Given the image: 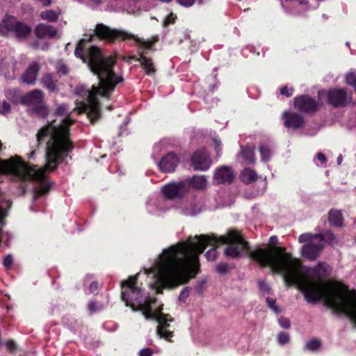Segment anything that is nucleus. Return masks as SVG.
<instances>
[{
  "mask_svg": "<svg viewBox=\"0 0 356 356\" xmlns=\"http://www.w3.org/2000/svg\"><path fill=\"white\" fill-rule=\"evenodd\" d=\"M95 34H90L82 38L78 43L74 54L77 58L87 63L90 70L97 76L99 87L93 86L91 90L86 89L80 86L76 88V94L82 96L84 101L76 102V109L79 113H86L92 122H95L100 117L99 104L97 95L108 97L115 89V86L122 81V78L116 75L113 71L115 59L112 56H104L100 49L96 46H88L95 36L113 42L117 39L122 40H134L138 45L139 57L136 60L140 62L143 69L148 75L156 72V67L152 58L144 55L145 50L152 49L154 44L158 41V37L154 36L151 40H143L136 35L120 29H111L103 24H97ZM78 102V100H76Z\"/></svg>",
  "mask_w": 356,
  "mask_h": 356,
  "instance_id": "nucleus-1",
  "label": "nucleus"
},
{
  "mask_svg": "<svg viewBox=\"0 0 356 356\" xmlns=\"http://www.w3.org/2000/svg\"><path fill=\"white\" fill-rule=\"evenodd\" d=\"M227 244L224 253L227 257L240 258L244 250L248 248V243L236 230H230L225 236L219 238L214 235H200L189 238L185 242H180L163 250L155 261L153 266L146 273L154 274V282L149 284L156 289V293H161L165 288L172 289L179 286L181 276L185 273L195 275L200 267L199 255L208 246Z\"/></svg>",
  "mask_w": 356,
  "mask_h": 356,
  "instance_id": "nucleus-2",
  "label": "nucleus"
},
{
  "mask_svg": "<svg viewBox=\"0 0 356 356\" xmlns=\"http://www.w3.org/2000/svg\"><path fill=\"white\" fill-rule=\"evenodd\" d=\"M250 257L261 266H268L275 272L284 273L287 286L295 285L309 303H316L325 299L327 305L339 314H345L356 325V293L349 291L342 284H337L327 291L320 280L309 277L311 271L316 273V268H308L293 258L285 248L274 246L271 250L257 249L250 252Z\"/></svg>",
  "mask_w": 356,
  "mask_h": 356,
  "instance_id": "nucleus-3",
  "label": "nucleus"
},
{
  "mask_svg": "<svg viewBox=\"0 0 356 356\" xmlns=\"http://www.w3.org/2000/svg\"><path fill=\"white\" fill-rule=\"evenodd\" d=\"M136 277H131L127 280L122 282V300L127 306H130L134 310L143 311V314L147 320H155L159 323L156 334L160 338L170 341L172 337V332L167 330L168 322L171 318L161 313V308L153 313L152 305L155 304L156 299L152 298L142 292V290L136 286Z\"/></svg>",
  "mask_w": 356,
  "mask_h": 356,
  "instance_id": "nucleus-4",
  "label": "nucleus"
},
{
  "mask_svg": "<svg viewBox=\"0 0 356 356\" xmlns=\"http://www.w3.org/2000/svg\"><path fill=\"white\" fill-rule=\"evenodd\" d=\"M328 104L334 108L343 107L352 101V93L344 88H331L327 92Z\"/></svg>",
  "mask_w": 356,
  "mask_h": 356,
  "instance_id": "nucleus-5",
  "label": "nucleus"
},
{
  "mask_svg": "<svg viewBox=\"0 0 356 356\" xmlns=\"http://www.w3.org/2000/svg\"><path fill=\"white\" fill-rule=\"evenodd\" d=\"M6 28L14 32L18 38H25L31 33V29L27 24L17 21L14 17L9 16L3 22Z\"/></svg>",
  "mask_w": 356,
  "mask_h": 356,
  "instance_id": "nucleus-6",
  "label": "nucleus"
},
{
  "mask_svg": "<svg viewBox=\"0 0 356 356\" xmlns=\"http://www.w3.org/2000/svg\"><path fill=\"white\" fill-rule=\"evenodd\" d=\"M294 107L297 110L307 113H312L318 110V102L307 95L296 97L293 99Z\"/></svg>",
  "mask_w": 356,
  "mask_h": 356,
  "instance_id": "nucleus-7",
  "label": "nucleus"
},
{
  "mask_svg": "<svg viewBox=\"0 0 356 356\" xmlns=\"http://www.w3.org/2000/svg\"><path fill=\"white\" fill-rule=\"evenodd\" d=\"M162 193L167 199H174L176 197H182L188 192L184 181L182 180L178 182H171L165 184L162 188Z\"/></svg>",
  "mask_w": 356,
  "mask_h": 356,
  "instance_id": "nucleus-8",
  "label": "nucleus"
},
{
  "mask_svg": "<svg viewBox=\"0 0 356 356\" xmlns=\"http://www.w3.org/2000/svg\"><path fill=\"white\" fill-rule=\"evenodd\" d=\"M44 93L41 90L35 89L22 97L21 102L33 107L37 111L44 108Z\"/></svg>",
  "mask_w": 356,
  "mask_h": 356,
  "instance_id": "nucleus-9",
  "label": "nucleus"
},
{
  "mask_svg": "<svg viewBox=\"0 0 356 356\" xmlns=\"http://www.w3.org/2000/svg\"><path fill=\"white\" fill-rule=\"evenodd\" d=\"M304 243H306V244L302 247V255L309 260H315L323 248V244L318 242L317 239H314V238Z\"/></svg>",
  "mask_w": 356,
  "mask_h": 356,
  "instance_id": "nucleus-10",
  "label": "nucleus"
},
{
  "mask_svg": "<svg viewBox=\"0 0 356 356\" xmlns=\"http://www.w3.org/2000/svg\"><path fill=\"white\" fill-rule=\"evenodd\" d=\"M312 238H314V239H317L318 242L322 243L323 244V247L325 246V243L333 245L337 243V238L330 231H326L322 234H316L304 233L300 235L298 241L302 243L306 241L312 239Z\"/></svg>",
  "mask_w": 356,
  "mask_h": 356,
  "instance_id": "nucleus-11",
  "label": "nucleus"
},
{
  "mask_svg": "<svg viewBox=\"0 0 356 356\" xmlns=\"http://www.w3.org/2000/svg\"><path fill=\"white\" fill-rule=\"evenodd\" d=\"M191 163L195 170L205 171L210 168L211 159L206 150L200 149L193 154Z\"/></svg>",
  "mask_w": 356,
  "mask_h": 356,
  "instance_id": "nucleus-12",
  "label": "nucleus"
},
{
  "mask_svg": "<svg viewBox=\"0 0 356 356\" xmlns=\"http://www.w3.org/2000/svg\"><path fill=\"white\" fill-rule=\"evenodd\" d=\"M179 163V157L173 152H168L161 159L157 164L161 172L170 173L175 171Z\"/></svg>",
  "mask_w": 356,
  "mask_h": 356,
  "instance_id": "nucleus-13",
  "label": "nucleus"
},
{
  "mask_svg": "<svg viewBox=\"0 0 356 356\" xmlns=\"http://www.w3.org/2000/svg\"><path fill=\"white\" fill-rule=\"evenodd\" d=\"M284 124L287 128L297 129L304 124V118L293 111H285L282 114Z\"/></svg>",
  "mask_w": 356,
  "mask_h": 356,
  "instance_id": "nucleus-14",
  "label": "nucleus"
},
{
  "mask_svg": "<svg viewBox=\"0 0 356 356\" xmlns=\"http://www.w3.org/2000/svg\"><path fill=\"white\" fill-rule=\"evenodd\" d=\"M234 179V175L232 169L227 166H222L216 170L213 180L214 184H220L230 183Z\"/></svg>",
  "mask_w": 356,
  "mask_h": 356,
  "instance_id": "nucleus-15",
  "label": "nucleus"
},
{
  "mask_svg": "<svg viewBox=\"0 0 356 356\" xmlns=\"http://www.w3.org/2000/svg\"><path fill=\"white\" fill-rule=\"evenodd\" d=\"M184 181L187 192H188L191 188L197 191H204L207 188L208 185L207 177L204 175H194L192 177L185 179Z\"/></svg>",
  "mask_w": 356,
  "mask_h": 356,
  "instance_id": "nucleus-16",
  "label": "nucleus"
},
{
  "mask_svg": "<svg viewBox=\"0 0 356 356\" xmlns=\"http://www.w3.org/2000/svg\"><path fill=\"white\" fill-rule=\"evenodd\" d=\"M40 69V65L38 62H32L22 75V80L28 85H34Z\"/></svg>",
  "mask_w": 356,
  "mask_h": 356,
  "instance_id": "nucleus-17",
  "label": "nucleus"
},
{
  "mask_svg": "<svg viewBox=\"0 0 356 356\" xmlns=\"http://www.w3.org/2000/svg\"><path fill=\"white\" fill-rule=\"evenodd\" d=\"M35 34L38 38H54L58 33V30L52 25L44 23L38 24L35 28Z\"/></svg>",
  "mask_w": 356,
  "mask_h": 356,
  "instance_id": "nucleus-18",
  "label": "nucleus"
},
{
  "mask_svg": "<svg viewBox=\"0 0 356 356\" xmlns=\"http://www.w3.org/2000/svg\"><path fill=\"white\" fill-rule=\"evenodd\" d=\"M202 205L200 201L193 200L188 205L181 208V213L185 216H194L200 213Z\"/></svg>",
  "mask_w": 356,
  "mask_h": 356,
  "instance_id": "nucleus-19",
  "label": "nucleus"
},
{
  "mask_svg": "<svg viewBox=\"0 0 356 356\" xmlns=\"http://www.w3.org/2000/svg\"><path fill=\"white\" fill-rule=\"evenodd\" d=\"M40 81L42 86L49 92H55L58 90L56 81L54 79L51 74H46L41 78Z\"/></svg>",
  "mask_w": 356,
  "mask_h": 356,
  "instance_id": "nucleus-20",
  "label": "nucleus"
},
{
  "mask_svg": "<svg viewBox=\"0 0 356 356\" xmlns=\"http://www.w3.org/2000/svg\"><path fill=\"white\" fill-rule=\"evenodd\" d=\"M257 179L256 172L250 168H245L241 174V181L246 184H250Z\"/></svg>",
  "mask_w": 356,
  "mask_h": 356,
  "instance_id": "nucleus-21",
  "label": "nucleus"
},
{
  "mask_svg": "<svg viewBox=\"0 0 356 356\" xmlns=\"http://www.w3.org/2000/svg\"><path fill=\"white\" fill-rule=\"evenodd\" d=\"M328 220L332 226L341 227L343 223L341 213L337 210H331L329 212Z\"/></svg>",
  "mask_w": 356,
  "mask_h": 356,
  "instance_id": "nucleus-22",
  "label": "nucleus"
},
{
  "mask_svg": "<svg viewBox=\"0 0 356 356\" xmlns=\"http://www.w3.org/2000/svg\"><path fill=\"white\" fill-rule=\"evenodd\" d=\"M60 11L54 10H46L42 11L40 17L42 19L46 20L49 22H56L58 19Z\"/></svg>",
  "mask_w": 356,
  "mask_h": 356,
  "instance_id": "nucleus-23",
  "label": "nucleus"
},
{
  "mask_svg": "<svg viewBox=\"0 0 356 356\" xmlns=\"http://www.w3.org/2000/svg\"><path fill=\"white\" fill-rule=\"evenodd\" d=\"M241 156L243 159L250 164L255 163L254 149L250 146H246L241 149Z\"/></svg>",
  "mask_w": 356,
  "mask_h": 356,
  "instance_id": "nucleus-24",
  "label": "nucleus"
},
{
  "mask_svg": "<svg viewBox=\"0 0 356 356\" xmlns=\"http://www.w3.org/2000/svg\"><path fill=\"white\" fill-rule=\"evenodd\" d=\"M259 152L262 161L266 162L270 160L271 156V151L270 148L264 144L259 145Z\"/></svg>",
  "mask_w": 356,
  "mask_h": 356,
  "instance_id": "nucleus-25",
  "label": "nucleus"
},
{
  "mask_svg": "<svg viewBox=\"0 0 356 356\" xmlns=\"http://www.w3.org/2000/svg\"><path fill=\"white\" fill-rule=\"evenodd\" d=\"M321 341L317 339L309 340L305 345V348L310 351H316L321 347Z\"/></svg>",
  "mask_w": 356,
  "mask_h": 356,
  "instance_id": "nucleus-26",
  "label": "nucleus"
},
{
  "mask_svg": "<svg viewBox=\"0 0 356 356\" xmlns=\"http://www.w3.org/2000/svg\"><path fill=\"white\" fill-rule=\"evenodd\" d=\"M266 302L268 307L275 314H278L281 312L280 308L276 304V300L273 298L267 297Z\"/></svg>",
  "mask_w": 356,
  "mask_h": 356,
  "instance_id": "nucleus-27",
  "label": "nucleus"
},
{
  "mask_svg": "<svg viewBox=\"0 0 356 356\" xmlns=\"http://www.w3.org/2000/svg\"><path fill=\"white\" fill-rule=\"evenodd\" d=\"M345 80L348 85L353 87L356 83V72L350 70L348 73L346 74Z\"/></svg>",
  "mask_w": 356,
  "mask_h": 356,
  "instance_id": "nucleus-28",
  "label": "nucleus"
},
{
  "mask_svg": "<svg viewBox=\"0 0 356 356\" xmlns=\"http://www.w3.org/2000/svg\"><path fill=\"white\" fill-rule=\"evenodd\" d=\"M55 113L56 115H60L62 117L67 115L69 114L68 106L65 104H62L58 106V107L56 109Z\"/></svg>",
  "mask_w": 356,
  "mask_h": 356,
  "instance_id": "nucleus-29",
  "label": "nucleus"
},
{
  "mask_svg": "<svg viewBox=\"0 0 356 356\" xmlns=\"http://www.w3.org/2000/svg\"><path fill=\"white\" fill-rule=\"evenodd\" d=\"M229 270V265L224 262L219 263L216 267V272L221 275L227 274Z\"/></svg>",
  "mask_w": 356,
  "mask_h": 356,
  "instance_id": "nucleus-30",
  "label": "nucleus"
},
{
  "mask_svg": "<svg viewBox=\"0 0 356 356\" xmlns=\"http://www.w3.org/2000/svg\"><path fill=\"white\" fill-rule=\"evenodd\" d=\"M289 334L286 332H282L277 335V341L282 346L288 343L289 342Z\"/></svg>",
  "mask_w": 356,
  "mask_h": 356,
  "instance_id": "nucleus-31",
  "label": "nucleus"
},
{
  "mask_svg": "<svg viewBox=\"0 0 356 356\" xmlns=\"http://www.w3.org/2000/svg\"><path fill=\"white\" fill-rule=\"evenodd\" d=\"M258 286L261 292L267 294L270 293L271 289L264 280H259L258 282Z\"/></svg>",
  "mask_w": 356,
  "mask_h": 356,
  "instance_id": "nucleus-32",
  "label": "nucleus"
},
{
  "mask_svg": "<svg viewBox=\"0 0 356 356\" xmlns=\"http://www.w3.org/2000/svg\"><path fill=\"white\" fill-rule=\"evenodd\" d=\"M205 257H207L208 261H213L218 257V252L215 248H211L209 250L206 254Z\"/></svg>",
  "mask_w": 356,
  "mask_h": 356,
  "instance_id": "nucleus-33",
  "label": "nucleus"
},
{
  "mask_svg": "<svg viewBox=\"0 0 356 356\" xmlns=\"http://www.w3.org/2000/svg\"><path fill=\"white\" fill-rule=\"evenodd\" d=\"M10 110V104L6 101H0V114L6 115Z\"/></svg>",
  "mask_w": 356,
  "mask_h": 356,
  "instance_id": "nucleus-34",
  "label": "nucleus"
},
{
  "mask_svg": "<svg viewBox=\"0 0 356 356\" xmlns=\"http://www.w3.org/2000/svg\"><path fill=\"white\" fill-rule=\"evenodd\" d=\"M56 69L58 73L62 74H67L68 73V67L62 62H58L56 65Z\"/></svg>",
  "mask_w": 356,
  "mask_h": 356,
  "instance_id": "nucleus-35",
  "label": "nucleus"
},
{
  "mask_svg": "<svg viewBox=\"0 0 356 356\" xmlns=\"http://www.w3.org/2000/svg\"><path fill=\"white\" fill-rule=\"evenodd\" d=\"M190 293L188 287H184L179 293V300L182 302H185Z\"/></svg>",
  "mask_w": 356,
  "mask_h": 356,
  "instance_id": "nucleus-36",
  "label": "nucleus"
},
{
  "mask_svg": "<svg viewBox=\"0 0 356 356\" xmlns=\"http://www.w3.org/2000/svg\"><path fill=\"white\" fill-rule=\"evenodd\" d=\"M293 91L294 90L293 88H288L287 86H284L280 88V94L285 95L287 97L292 96Z\"/></svg>",
  "mask_w": 356,
  "mask_h": 356,
  "instance_id": "nucleus-37",
  "label": "nucleus"
},
{
  "mask_svg": "<svg viewBox=\"0 0 356 356\" xmlns=\"http://www.w3.org/2000/svg\"><path fill=\"white\" fill-rule=\"evenodd\" d=\"M195 0H177V2L181 6L189 8L195 3Z\"/></svg>",
  "mask_w": 356,
  "mask_h": 356,
  "instance_id": "nucleus-38",
  "label": "nucleus"
},
{
  "mask_svg": "<svg viewBox=\"0 0 356 356\" xmlns=\"http://www.w3.org/2000/svg\"><path fill=\"white\" fill-rule=\"evenodd\" d=\"M13 257L10 254L6 256L3 260V264L6 268H10L13 264Z\"/></svg>",
  "mask_w": 356,
  "mask_h": 356,
  "instance_id": "nucleus-39",
  "label": "nucleus"
},
{
  "mask_svg": "<svg viewBox=\"0 0 356 356\" xmlns=\"http://www.w3.org/2000/svg\"><path fill=\"white\" fill-rule=\"evenodd\" d=\"M99 289V284L97 282L92 281L89 285V291L90 293L95 294L97 293Z\"/></svg>",
  "mask_w": 356,
  "mask_h": 356,
  "instance_id": "nucleus-40",
  "label": "nucleus"
},
{
  "mask_svg": "<svg viewBox=\"0 0 356 356\" xmlns=\"http://www.w3.org/2000/svg\"><path fill=\"white\" fill-rule=\"evenodd\" d=\"M279 323L283 328H289L290 327V321L286 318H280L279 319Z\"/></svg>",
  "mask_w": 356,
  "mask_h": 356,
  "instance_id": "nucleus-41",
  "label": "nucleus"
},
{
  "mask_svg": "<svg viewBox=\"0 0 356 356\" xmlns=\"http://www.w3.org/2000/svg\"><path fill=\"white\" fill-rule=\"evenodd\" d=\"M152 351L150 348H143L139 351V356H152Z\"/></svg>",
  "mask_w": 356,
  "mask_h": 356,
  "instance_id": "nucleus-42",
  "label": "nucleus"
},
{
  "mask_svg": "<svg viewBox=\"0 0 356 356\" xmlns=\"http://www.w3.org/2000/svg\"><path fill=\"white\" fill-rule=\"evenodd\" d=\"M88 307L91 312H95L97 310V303L95 301H90L88 303Z\"/></svg>",
  "mask_w": 356,
  "mask_h": 356,
  "instance_id": "nucleus-43",
  "label": "nucleus"
},
{
  "mask_svg": "<svg viewBox=\"0 0 356 356\" xmlns=\"http://www.w3.org/2000/svg\"><path fill=\"white\" fill-rule=\"evenodd\" d=\"M316 158L321 161V162L322 163H324L326 162V157L325 156V154H323V153L321 152H318L317 154H316Z\"/></svg>",
  "mask_w": 356,
  "mask_h": 356,
  "instance_id": "nucleus-44",
  "label": "nucleus"
},
{
  "mask_svg": "<svg viewBox=\"0 0 356 356\" xmlns=\"http://www.w3.org/2000/svg\"><path fill=\"white\" fill-rule=\"evenodd\" d=\"M175 19V17L173 15V14H170L165 19V24L167 25V24H169L170 23H172L173 22V20Z\"/></svg>",
  "mask_w": 356,
  "mask_h": 356,
  "instance_id": "nucleus-45",
  "label": "nucleus"
},
{
  "mask_svg": "<svg viewBox=\"0 0 356 356\" xmlns=\"http://www.w3.org/2000/svg\"><path fill=\"white\" fill-rule=\"evenodd\" d=\"M269 243L271 245H273L277 244V236H270V238H269Z\"/></svg>",
  "mask_w": 356,
  "mask_h": 356,
  "instance_id": "nucleus-46",
  "label": "nucleus"
},
{
  "mask_svg": "<svg viewBox=\"0 0 356 356\" xmlns=\"http://www.w3.org/2000/svg\"><path fill=\"white\" fill-rule=\"evenodd\" d=\"M40 1L43 6H48L51 3V0H38Z\"/></svg>",
  "mask_w": 356,
  "mask_h": 356,
  "instance_id": "nucleus-47",
  "label": "nucleus"
},
{
  "mask_svg": "<svg viewBox=\"0 0 356 356\" xmlns=\"http://www.w3.org/2000/svg\"><path fill=\"white\" fill-rule=\"evenodd\" d=\"M6 346L10 349H14L15 348V344L13 341H8L6 343Z\"/></svg>",
  "mask_w": 356,
  "mask_h": 356,
  "instance_id": "nucleus-48",
  "label": "nucleus"
},
{
  "mask_svg": "<svg viewBox=\"0 0 356 356\" xmlns=\"http://www.w3.org/2000/svg\"><path fill=\"white\" fill-rule=\"evenodd\" d=\"M213 141H214V143H215V145H216V149H217V151H218V149H219V147H220V142L218 141L217 139L214 138L213 139Z\"/></svg>",
  "mask_w": 356,
  "mask_h": 356,
  "instance_id": "nucleus-49",
  "label": "nucleus"
},
{
  "mask_svg": "<svg viewBox=\"0 0 356 356\" xmlns=\"http://www.w3.org/2000/svg\"><path fill=\"white\" fill-rule=\"evenodd\" d=\"M342 160H343L342 155L341 154L339 155V156L337 157V164L340 165L342 162Z\"/></svg>",
  "mask_w": 356,
  "mask_h": 356,
  "instance_id": "nucleus-50",
  "label": "nucleus"
},
{
  "mask_svg": "<svg viewBox=\"0 0 356 356\" xmlns=\"http://www.w3.org/2000/svg\"><path fill=\"white\" fill-rule=\"evenodd\" d=\"M91 1L97 4H99L102 2V0H91Z\"/></svg>",
  "mask_w": 356,
  "mask_h": 356,
  "instance_id": "nucleus-51",
  "label": "nucleus"
},
{
  "mask_svg": "<svg viewBox=\"0 0 356 356\" xmlns=\"http://www.w3.org/2000/svg\"><path fill=\"white\" fill-rule=\"evenodd\" d=\"M300 4H306V5H307V2L302 0V1H300Z\"/></svg>",
  "mask_w": 356,
  "mask_h": 356,
  "instance_id": "nucleus-52",
  "label": "nucleus"
},
{
  "mask_svg": "<svg viewBox=\"0 0 356 356\" xmlns=\"http://www.w3.org/2000/svg\"><path fill=\"white\" fill-rule=\"evenodd\" d=\"M324 264H325L324 263H318V268H321V267H322V266H323Z\"/></svg>",
  "mask_w": 356,
  "mask_h": 356,
  "instance_id": "nucleus-53",
  "label": "nucleus"
},
{
  "mask_svg": "<svg viewBox=\"0 0 356 356\" xmlns=\"http://www.w3.org/2000/svg\"><path fill=\"white\" fill-rule=\"evenodd\" d=\"M34 153H35L34 152H32L29 154V158H32V157L33 156Z\"/></svg>",
  "mask_w": 356,
  "mask_h": 356,
  "instance_id": "nucleus-54",
  "label": "nucleus"
},
{
  "mask_svg": "<svg viewBox=\"0 0 356 356\" xmlns=\"http://www.w3.org/2000/svg\"><path fill=\"white\" fill-rule=\"evenodd\" d=\"M91 278V276H86V279H85V282H87L88 280L90 279Z\"/></svg>",
  "mask_w": 356,
  "mask_h": 356,
  "instance_id": "nucleus-55",
  "label": "nucleus"
},
{
  "mask_svg": "<svg viewBox=\"0 0 356 356\" xmlns=\"http://www.w3.org/2000/svg\"><path fill=\"white\" fill-rule=\"evenodd\" d=\"M346 45L349 47H350V42H346Z\"/></svg>",
  "mask_w": 356,
  "mask_h": 356,
  "instance_id": "nucleus-56",
  "label": "nucleus"
},
{
  "mask_svg": "<svg viewBox=\"0 0 356 356\" xmlns=\"http://www.w3.org/2000/svg\"><path fill=\"white\" fill-rule=\"evenodd\" d=\"M108 110L111 111L113 109V107L111 106H108Z\"/></svg>",
  "mask_w": 356,
  "mask_h": 356,
  "instance_id": "nucleus-57",
  "label": "nucleus"
},
{
  "mask_svg": "<svg viewBox=\"0 0 356 356\" xmlns=\"http://www.w3.org/2000/svg\"><path fill=\"white\" fill-rule=\"evenodd\" d=\"M38 42H36V43H35V48H37V47H38Z\"/></svg>",
  "mask_w": 356,
  "mask_h": 356,
  "instance_id": "nucleus-58",
  "label": "nucleus"
},
{
  "mask_svg": "<svg viewBox=\"0 0 356 356\" xmlns=\"http://www.w3.org/2000/svg\"><path fill=\"white\" fill-rule=\"evenodd\" d=\"M354 88L356 90V83L354 85Z\"/></svg>",
  "mask_w": 356,
  "mask_h": 356,
  "instance_id": "nucleus-59",
  "label": "nucleus"
}]
</instances>
